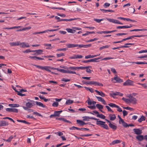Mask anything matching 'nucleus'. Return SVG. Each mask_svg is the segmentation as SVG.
Returning a JSON list of instances; mask_svg holds the SVG:
<instances>
[{
	"label": "nucleus",
	"instance_id": "63",
	"mask_svg": "<svg viewBox=\"0 0 147 147\" xmlns=\"http://www.w3.org/2000/svg\"><path fill=\"white\" fill-rule=\"evenodd\" d=\"M123 116H125L127 115L128 113L125 110H124L123 111Z\"/></svg>",
	"mask_w": 147,
	"mask_h": 147
},
{
	"label": "nucleus",
	"instance_id": "13",
	"mask_svg": "<svg viewBox=\"0 0 147 147\" xmlns=\"http://www.w3.org/2000/svg\"><path fill=\"white\" fill-rule=\"evenodd\" d=\"M97 59L94 58V59H89L87 60H84L82 61V62L84 63H87L88 62H96L97 61H96Z\"/></svg>",
	"mask_w": 147,
	"mask_h": 147
},
{
	"label": "nucleus",
	"instance_id": "23",
	"mask_svg": "<svg viewBox=\"0 0 147 147\" xmlns=\"http://www.w3.org/2000/svg\"><path fill=\"white\" fill-rule=\"evenodd\" d=\"M35 103L36 105L40 107H41L43 108H45L46 107L45 105H44L42 103L38 102V101H36Z\"/></svg>",
	"mask_w": 147,
	"mask_h": 147
},
{
	"label": "nucleus",
	"instance_id": "51",
	"mask_svg": "<svg viewBox=\"0 0 147 147\" xmlns=\"http://www.w3.org/2000/svg\"><path fill=\"white\" fill-rule=\"evenodd\" d=\"M51 9H59L61 10H65V8H63L62 7H51Z\"/></svg>",
	"mask_w": 147,
	"mask_h": 147
},
{
	"label": "nucleus",
	"instance_id": "61",
	"mask_svg": "<svg viewBox=\"0 0 147 147\" xmlns=\"http://www.w3.org/2000/svg\"><path fill=\"white\" fill-rule=\"evenodd\" d=\"M54 113L55 114V116H58V117H59V115H60V114L59 113V112L58 111H55V112H54Z\"/></svg>",
	"mask_w": 147,
	"mask_h": 147
},
{
	"label": "nucleus",
	"instance_id": "52",
	"mask_svg": "<svg viewBox=\"0 0 147 147\" xmlns=\"http://www.w3.org/2000/svg\"><path fill=\"white\" fill-rule=\"evenodd\" d=\"M59 105L58 103L57 102H54L52 104V106L54 107H57Z\"/></svg>",
	"mask_w": 147,
	"mask_h": 147
},
{
	"label": "nucleus",
	"instance_id": "26",
	"mask_svg": "<svg viewBox=\"0 0 147 147\" xmlns=\"http://www.w3.org/2000/svg\"><path fill=\"white\" fill-rule=\"evenodd\" d=\"M8 106L12 107H18L20 106L19 104H9Z\"/></svg>",
	"mask_w": 147,
	"mask_h": 147
},
{
	"label": "nucleus",
	"instance_id": "50",
	"mask_svg": "<svg viewBox=\"0 0 147 147\" xmlns=\"http://www.w3.org/2000/svg\"><path fill=\"white\" fill-rule=\"evenodd\" d=\"M87 102L88 104L89 105H91L92 104V102L90 100L89 97H88V100L86 101Z\"/></svg>",
	"mask_w": 147,
	"mask_h": 147
},
{
	"label": "nucleus",
	"instance_id": "58",
	"mask_svg": "<svg viewBox=\"0 0 147 147\" xmlns=\"http://www.w3.org/2000/svg\"><path fill=\"white\" fill-rule=\"evenodd\" d=\"M11 112H13L17 113L18 112V110L16 109L12 108Z\"/></svg>",
	"mask_w": 147,
	"mask_h": 147
},
{
	"label": "nucleus",
	"instance_id": "29",
	"mask_svg": "<svg viewBox=\"0 0 147 147\" xmlns=\"http://www.w3.org/2000/svg\"><path fill=\"white\" fill-rule=\"evenodd\" d=\"M144 36V35H133L129 37H127L128 40L131 39L132 38H134V37H140L142 36Z\"/></svg>",
	"mask_w": 147,
	"mask_h": 147
},
{
	"label": "nucleus",
	"instance_id": "47",
	"mask_svg": "<svg viewBox=\"0 0 147 147\" xmlns=\"http://www.w3.org/2000/svg\"><path fill=\"white\" fill-rule=\"evenodd\" d=\"M129 27L128 26H117L116 27V28L118 29H121L123 28H129Z\"/></svg>",
	"mask_w": 147,
	"mask_h": 147
},
{
	"label": "nucleus",
	"instance_id": "53",
	"mask_svg": "<svg viewBox=\"0 0 147 147\" xmlns=\"http://www.w3.org/2000/svg\"><path fill=\"white\" fill-rule=\"evenodd\" d=\"M3 119H8L11 120V121H12L13 123L15 122L13 120V119H12V118H11L8 117H6L3 118Z\"/></svg>",
	"mask_w": 147,
	"mask_h": 147
},
{
	"label": "nucleus",
	"instance_id": "60",
	"mask_svg": "<svg viewBox=\"0 0 147 147\" xmlns=\"http://www.w3.org/2000/svg\"><path fill=\"white\" fill-rule=\"evenodd\" d=\"M70 79H66L64 78H63L61 80V81H64V82H69V81H70Z\"/></svg>",
	"mask_w": 147,
	"mask_h": 147
},
{
	"label": "nucleus",
	"instance_id": "42",
	"mask_svg": "<svg viewBox=\"0 0 147 147\" xmlns=\"http://www.w3.org/2000/svg\"><path fill=\"white\" fill-rule=\"evenodd\" d=\"M78 67H69L68 69H71L73 70H78Z\"/></svg>",
	"mask_w": 147,
	"mask_h": 147
},
{
	"label": "nucleus",
	"instance_id": "28",
	"mask_svg": "<svg viewBox=\"0 0 147 147\" xmlns=\"http://www.w3.org/2000/svg\"><path fill=\"white\" fill-rule=\"evenodd\" d=\"M66 30L68 32L70 33H74L76 31L75 30H73L69 28H67L66 29Z\"/></svg>",
	"mask_w": 147,
	"mask_h": 147
},
{
	"label": "nucleus",
	"instance_id": "8",
	"mask_svg": "<svg viewBox=\"0 0 147 147\" xmlns=\"http://www.w3.org/2000/svg\"><path fill=\"white\" fill-rule=\"evenodd\" d=\"M84 119H83V121H89L88 119H92L95 120H99V119H97L96 118L94 117H89L88 116H84L82 117Z\"/></svg>",
	"mask_w": 147,
	"mask_h": 147
},
{
	"label": "nucleus",
	"instance_id": "48",
	"mask_svg": "<svg viewBox=\"0 0 147 147\" xmlns=\"http://www.w3.org/2000/svg\"><path fill=\"white\" fill-rule=\"evenodd\" d=\"M106 108L107 109L108 111L111 112L112 113H113V111L108 106H106Z\"/></svg>",
	"mask_w": 147,
	"mask_h": 147
},
{
	"label": "nucleus",
	"instance_id": "54",
	"mask_svg": "<svg viewBox=\"0 0 147 147\" xmlns=\"http://www.w3.org/2000/svg\"><path fill=\"white\" fill-rule=\"evenodd\" d=\"M80 18H71L70 19H67V21H71L76 20L78 19H80Z\"/></svg>",
	"mask_w": 147,
	"mask_h": 147
},
{
	"label": "nucleus",
	"instance_id": "59",
	"mask_svg": "<svg viewBox=\"0 0 147 147\" xmlns=\"http://www.w3.org/2000/svg\"><path fill=\"white\" fill-rule=\"evenodd\" d=\"M127 33H118L116 34H115L117 36H121L123 35H126L127 34Z\"/></svg>",
	"mask_w": 147,
	"mask_h": 147
},
{
	"label": "nucleus",
	"instance_id": "39",
	"mask_svg": "<svg viewBox=\"0 0 147 147\" xmlns=\"http://www.w3.org/2000/svg\"><path fill=\"white\" fill-rule=\"evenodd\" d=\"M121 123H122V125L125 127H128V124L125 122L123 120L121 122Z\"/></svg>",
	"mask_w": 147,
	"mask_h": 147
},
{
	"label": "nucleus",
	"instance_id": "5",
	"mask_svg": "<svg viewBox=\"0 0 147 147\" xmlns=\"http://www.w3.org/2000/svg\"><path fill=\"white\" fill-rule=\"evenodd\" d=\"M128 98H129L130 103H132L133 104H135L136 103L137 100L134 97L131 95H130L128 96Z\"/></svg>",
	"mask_w": 147,
	"mask_h": 147
},
{
	"label": "nucleus",
	"instance_id": "33",
	"mask_svg": "<svg viewBox=\"0 0 147 147\" xmlns=\"http://www.w3.org/2000/svg\"><path fill=\"white\" fill-rule=\"evenodd\" d=\"M108 105L111 107L118 108V105L112 103H110L108 104Z\"/></svg>",
	"mask_w": 147,
	"mask_h": 147
},
{
	"label": "nucleus",
	"instance_id": "55",
	"mask_svg": "<svg viewBox=\"0 0 147 147\" xmlns=\"http://www.w3.org/2000/svg\"><path fill=\"white\" fill-rule=\"evenodd\" d=\"M92 55H88L86 56L85 57V59H88L89 58H93Z\"/></svg>",
	"mask_w": 147,
	"mask_h": 147
},
{
	"label": "nucleus",
	"instance_id": "21",
	"mask_svg": "<svg viewBox=\"0 0 147 147\" xmlns=\"http://www.w3.org/2000/svg\"><path fill=\"white\" fill-rule=\"evenodd\" d=\"M110 119V120L113 121L116 118V116L115 114H110L109 115Z\"/></svg>",
	"mask_w": 147,
	"mask_h": 147
},
{
	"label": "nucleus",
	"instance_id": "17",
	"mask_svg": "<svg viewBox=\"0 0 147 147\" xmlns=\"http://www.w3.org/2000/svg\"><path fill=\"white\" fill-rule=\"evenodd\" d=\"M113 80L116 81L115 82H123V80L120 78L118 77L117 76L114 78Z\"/></svg>",
	"mask_w": 147,
	"mask_h": 147
},
{
	"label": "nucleus",
	"instance_id": "12",
	"mask_svg": "<svg viewBox=\"0 0 147 147\" xmlns=\"http://www.w3.org/2000/svg\"><path fill=\"white\" fill-rule=\"evenodd\" d=\"M96 98L99 101H101L103 103L104 105H107V103H106V101L103 98H102L100 96H96Z\"/></svg>",
	"mask_w": 147,
	"mask_h": 147
},
{
	"label": "nucleus",
	"instance_id": "57",
	"mask_svg": "<svg viewBox=\"0 0 147 147\" xmlns=\"http://www.w3.org/2000/svg\"><path fill=\"white\" fill-rule=\"evenodd\" d=\"M32 50L31 51L30 50V49H27L25 51H23V52L24 53H28L30 52H32Z\"/></svg>",
	"mask_w": 147,
	"mask_h": 147
},
{
	"label": "nucleus",
	"instance_id": "64",
	"mask_svg": "<svg viewBox=\"0 0 147 147\" xmlns=\"http://www.w3.org/2000/svg\"><path fill=\"white\" fill-rule=\"evenodd\" d=\"M88 107L91 109H96V107L94 105L92 106H88Z\"/></svg>",
	"mask_w": 147,
	"mask_h": 147
},
{
	"label": "nucleus",
	"instance_id": "1",
	"mask_svg": "<svg viewBox=\"0 0 147 147\" xmlns=\"http://www.w3.org/2000/svg\"><path fill=\"white\" fill-rule=\"evenodd\" d=\"M96 124L97 125H101V127L106 129H109V127L108 125L106 124H105V122L102 121H99V120H96Z\"/></svg>",
	"mask_w": 147,
	"mask_h": 147
},
{
	"label": "nucleus",
	"instance_id": "14",
	"mask_svg": "<svg viewBox=\"0 0 147 147\" xmlns=\"http://www.w3.org/2000/svg\"><path fill=\"white\" fill-rule=\"evenodd\" d=\"M76 122L77 124H79L81 126H82L84 125H86L84 122L80 120H77Z\"/></svg>",
	"mask_w": 147,
	"mask_h": 147
},
{
	"label": "nucleus",
	"instance_id": "41",
	"mask_svg": "<svg viewBox=\"0 0 147 147\" xmlns=\"http://www.w3.org/2000/svg\"><path fill=\"white\" fill-rule=\"evenodd\" d=\"M105 20V19H96V18H94V21H96V22H97L98 23H100L101 22V21H103Z\"/></svg>",
	"mask_w": 147,
	"mask_h": 147
},
{
	"label": "nucleus",
	"instance_id": "2",
	"mask_svg": "<svg viewBox=\"0 0 147 147\" xmlns=\"http://www.w3.org/2000/svg\"><path fill=\"white\" fill-rule=\"evenodd\" d=\"M34 66L42 70H45L46 71L51 72V71L50 69H51V67L48 66H42L36 65H34Z\"/></svg>",
	"mask_w": 147,
	"mask_h": 147
},
{
	"label": "nucleus",
	"instance_id": "24",
	"mask_svg": "<svg viewBox=\"0 0 147 147\" xmlns=\"http://www.w3.org/2000/svg\"><path fill=\"white\" fill-rule=\"evenodd\" d=\"M100 10L102 11L103 13H106L107 12H114V11L113 10L111 9L107 10L104 9H100Z\"/></svg>",
	"mask_w": 147,
	"mask_h": 147
},
{
	"label": "nucleus",
	"instance_id": "7",
	"mask_svg": "<svg viewBox=\"0 0 147 147\" xmlns=\"http://www.w3.org/2000/svg\"><path fill=\"white\" fill-rule=\"evenodd\" d=\"M134 82L130 80H127L123 84L124 86L132 85Z\"/></svg>",
	"mask_w": 147,
	"mask_h": 147
},
{
	"label": "nucleus",
	"instance_id": "34",
	"mask_svg": "<svg viewBox=\"0 0 147 147\" xmlns=\"http://www.w3.org/2000/svg\"><path fill=\"white\" fill-rule=\"evenodd\" d=\"M96 107L97 108L100 110L101 109H103V107L102 105L99 104H96Z\"/></svg>",
	"mask_w": 147,
	"mask_h": 147
},
{
	"label": "nucleus",
	"instance_id": "49",
	"mask_svg": "<svg viewBox=\"0 0 147 147\" xmlns=\"http://www.w3.org/2000/svg\"><path fill=\"white\" fill-rule=\"evenodd\" d=\"M13 136H11L9 137L8 139L6 140V141L8 142H10L11 140L13 139Z\"/></svg>",
	"mask_w": 147,
	"mask_h": 147
},
{
	"label": "nucleus",
	"instance_id": "45",
	"mask_svg": "<svg viewBox=\"0 0 147 147\" xmlns=\"http://www.w3.org/2000/svg\"><path fill=\"white\" fill-rule=\"evenodd\" d=\"M110 47V45H107L102 47H101L99 48V50H101L103 49L108 48Z\"/></svg>",
	"mask_w": 147,
	"mask_h": 147
},
{
	"label": "nucleus",
	"instance_id": "38",
	"mask_svg": "<svg viewBox=\"0 0 147 147\" xmlns=\"http://www.w3.org/2000/svg\"><path fill=\"white\" fill-rule=\"evenodd\" d=\"M74 102V101L71 100H68L66 101V105H70Z\"/></svg>",
	"mask_w": 147,
	"mask_h": 147
},
{
	"label": "nucleus",
	"instance_id": "40",
	"mask_svg": "<svg viewBox=\"0 0 147 147\" xmlns=\"http://www.w3.org/2000/svg\"><path fill=\"white\" fill-rule=\"evenodd\" d=\"M129 47L128 46H120L119 47H114L112 49L113 50H115L117 49H118L119 48H128Z\"/></svg>",
	"mask_w": 147,
	"mask_h": 147
},
{
	"label": "nucleus",
	"instance_id": "56",
	"mask_svg": "<svg viewBox=\"0 0 147 147\" xmlns=\"http://www.w3.org/2000/svg\"><path fill=\"white\" fill-rule=\"evenodd\" d=\"M57 57H59L61 56H64L65 55L63 53H61L60 54H57Z\"/></svg>",
	"mask_w": 147,
	"mask_h": 147
},
{
	"label": "nucleus",
	"instance_id": "44",
	"mask_svg": "<svg viewBox=\"0 0 147 147\" xmlns=\"http://www.w3.org/2000/svg\"><path fill=\"white\" fill-rule=\"evenodd\" d=\"M86 67H87V68H86V71L87 73H91V70L89 69L90 67L91 68L92 67L91 66H86Z\"/></svg>",
	"mask_w": 147,
	"mask_h": 147
},
{
	"label": "nucleus",
	"instance_id": "32",
	"mask_svg": "<svg viewBox=\"0 0 147 147\" xmlns=\"http://www.w3.org/2000/svg\"><path fill=\"white\" fill-rule=\"evenodd\" d=\"M17 121L18 122H22L27 124H30V123L29 122H28L24 120H21L18 119L17 120Z\"/></svg>",
	"mask_w": 147,
	"mask_h": 147
},
{
	"label": "nucleus",
	"instance_id": "25",
	"mask_svg": "<svg viewBox=\"0 0 147 147\" xmlns=\"http://www.w3.org/2000/svg\"><path fill=\"white\" fill-rule=\"evenodd\" d=\"M146 117L143 115L141 116V117L138 120V121L140 122L141 123L142 121H145L146 120Z\"/></svg>",
	"mask_w": 147,
	"mask_h": 147
},
{
	"label": "nucleus",
	"instance_id": "36",
	"mask_svg": "<svg viewBox=\"0 0 147 147\" xmlns=\"http://www.w3.org/2000/svg\"><path fill=\"white\" fill-rule=\"evenodd\" d=\"M147 30V29H135L132 30H130V32H133V31H145Z\"/></svg>",
	"mask_w": 147,
	"mask_h": 147
},
{
	"label": "nucleus",
	"instance_id": "19",
	"mask_svg": "<svg viewBox=\"0 0 147 147\" xmlns=\"http://www.w3.org/2000/svg\"><path fill=\"white\" fill-rule=\"evenodd\" d=\"M22 27V26H15L14 27H6V28H3V29H16V28H19Z\"/></svg>",
	"mask_w": 147,
	"mask_h": 147
},
{
	"label": "nucleus",
	"instance_id": "18",
	"mask_svg": "<svg viewBox=\"0 0 147 147\" xmlns=\"http://www.w3.org/2000/svg\"><path fill=\"white\" fill-rule=\"evenodd\" d=\"M66 46L68 48H71L77 47L78 45L77 44H66Z\"/></svg>",
	"mask_w": 147,
	"mask_h": 147
},
{
	"label": "nucleus",
	"instance_id": "37",
	"mask_svg": "<svg viewBox=\"0 0 147 147\" xmlns=\"http://www.w3.org/2000/svg\"><path fill=\"white\" fill-rule=\"evenodd\" d=\"M118 92H113L112 93H110V96L112 97H114V96H117L118 95Z\"/></svg>",
	"mask_w": 147,
	"mask_h": 147
},
{
	"label": "nucleus",
	"instance_id": "43",
	"mask_svg": "<svg viewBox=\"0 0 147 147\" xmlns=\"http://www.w3.org/2000/svg\"><path fill=\"white\" fill-rule=\"evenodd\" d=\"M84 88H85L87 90L89 91L92 93H93L94 92V89L92 88H90L86 87H84Z\"/></svg>",
	"mask_w": 147,
	"mask_h": 147
},
{
	"label": "nucleus",
	"instance_id": "35",
	"mask_svg": "<svg viewBox=\"0 0 147 147\" xmlns=\"http://www.w3.org/2000/svg\"><path fill=\"white\" fill-rule=\"evenodd\" d=\"M120 142V141L119 140H117L113 141L112 142L111 144L114 145L116 144L119 143Z\"/></svg>",
	"mask_w": 147,
	"mask_h": 147
},
{
	"label": "nucleus",
	"instance_id": "3",
	"mask_svg": "<svg viewBox=\"0 0 147 147\" xmlns=\"http://www.w3.org/2000/svg\"><path fill=\"white\" fill-rule=\"evenodd\" d=\"M26 107L23 106V108L26 110H28V108H30L33 106V105L32 103L28 102L26 103Z\"/></svg>",
	"mask_w": 147,
	"mask_h": 147
},
{
	"label": "nucleus",
	"instance_id": "10",
	"mask_svg": "<svg viewBox=\"0 0 147 147\" xmlns=\"http://www.w3.org/2000/svg\"><path fill=\"white\" fill-rule=\"evenodd\" d=\"M133 131L137 135H140L142 133V130L139 129L134 128Z\"/></svg>",
	"mask_w": 147,
	"mask_h": 147
},
{
	"label": "nucleus",
	"instance_id": "31",
	"mask_svg": "<svg viewBox=\"0 0 147 147\" xmlns=\"http://www.w3.org/2000/svg\"><path fill=\"white\" fill-rule=\"evenodd\" d=\"M44 45L45 46L48 47H47L46 48V49H51L53 48L51 44H45Z\"/></svg>",
	"mask_w": 147,
	"mask_h": 147
},
{
	"label": "nucleus",
	"instance_id": "62",
	"mask_svg": "<svg viewBox=\"0 0 147 147\" xmlns=\"http://www.w3.org/2000/svg\"><path fill=\"white\" fill-rule=\"evenodd\" d=\"M110 5V4L108 3H105L104 4L103 6L105 8H106L107 7H109Z\"/></svg>",
	"mask_w": 147,
	"mask_h": 147
},
{
	"label": "nucleus",
	"instance_id": "30",
	"mask_svg": "<svg viewBox=\"0 0 147 147\" xmlns=\"http://www.w3.org/2000/svg\"><path fill=\"white\" fill-rule=\"evenodd\" d=\"M68 71L67 70H66L64 69H60L59 68L58 71H60L61 72L63 73H68Z\"/></svg>",
	"mask_w": 147,
	"mask_h": 147
},
{
	"label": "nucleus",
	"instance_id": "20",
	"mask_svg": "<svg viewBox=\"0 0 147 147\" xmlns=\"http://www.w3.org/2000/svg\"><path fill=\"white\" fill-rule=\"evenodd\" d=\"M136 139L139 141H142L144 139V136L142 135H139L136 137Z\"/></svg>",
	"mask_w": 147,
	"mask_h": 147
},
{
	"label": "nucleus",
	"instance_id": "4",
	"mask_svg": "<svg viewBox=\"0 0 147 147\" xmlns=\"http://www.w3.org/2000/svg\"><path fill=\"white\" fill-rule=\"evenodd\" d=\"M106 19L111 22L120 24H123V23L120 22V21L118 20H115L113 19H110L108 18H107Z\"/></svg>",
	"mask_w": 147,
	"mask_h": 147
},
{
	"label": "nucleus",
	"instance_id": "27",
	"mask_svg": "<svg viewBox=\"0 0 147 147\" xmlns=\"http://www.w3.org/2000/svg\"><path fill=\"white\" fill-rule=\"evenodd\" d=\"M109 127L115 130L117 129V126L114 125L110 123L109 124Z\"/></svg>",
	"mask_w": 147,
	"mask_h": 147
},
{
	"label": "nucleus",
	"instance_id": "9",
	"mask_svg": "<svg viewBox=\"0 0 147 147\" xmlns=\"http://www.w3.org/2000/svg\"><path fill=\"white\" fill-rule=\"evenodd\" d=\"M43 51L42 50L38 49L37 50H32V52H36L34 55H38L42 54Z\"/></svg>",
	"mask_w": 147,
	"mask_h": 147
},
{
	"label": "nucleus",
	"instance_id": "16",
	"mask_svg": "<svg viewBox=\"0 0 147 147\" xmlns=\"http://www.w3.org/2000/svg\"><path fill=\"white\" fill-rule=\"evenodd\" d=\"M9 44L11 46H16L20 45V42L19 41L10 42L9 43Z\"/></svg>",
	"mask_w": 147,
	"mask_h": 147
},
{
	"label": "nucleus",
	"instance_id": "11",
	"mask_svg": "<svg viewBox=\"0 0 147 147\" xmlns=\"http://www.w3.org/2000/svg\"><path fill=\"white\" fill-rule=\"evenodd\" d=\"M9 123L7 122L4 120L0 121V126H4L7 125Z\"/></svg>",
	"mask_w": 147,
	"mask_h": 147
},
{
	"label": "nucleus",
	"instance_id": "22",
	"mask_svg": "<svg viewBox=\"0 0 147 147\" xmlns=\"http://www.w3.org/2000/svg\"><path fill=\"white\" fill-rule=\"evenodd\" d=\"M31 28V27L30 26H29L28 27H26L23 28L22 29L17 30H16V31L17 32H19V31H22L26 30H27L30 29Z\"/></svg>",
	"mask_w": 147,
	"mask_h": 147
},
{
	"label": "nucleus",
	"instance_id": "46",
	"mask_svg": "<svg viewBox=\"0 0 147 147\" xmlns=\"http://www.w3.org/2000/svg\"><path fill=\"white\" fill-rule=\"evenodd\" d=\"M137 64H147V63L144 62H133Z\"/></svg>",
	"mask_w": 147,
	"mask_h": 147
},
{
	"label": "nucleus",
	"instance_id": "6",
	"mask_svg": "<svg viewBox=\"0 0 147 147\" xmlns=\"http://www.w3.org/2000/svg\"><path fill=\"white\" fill-rule=\"evenodd\" d=\"M93 112L95 114H97V117L103 119H105V116L102 114H100L96 110L93 111Z\"/></svg>",
	"mask_w": 147,
	"mask_h": 147
},
{
	"label": "nucleus",
	"instance_id": "15",
	"mask_svg": "<svg viewBox=\"0 0 147 147\" xmlns=\"http://www.w3.org/2000/svg\"><path fill=\"white\" fill-rule=\"evenodd\" d=\"M83 56L82 55H74L72 57H71L70 58L71 59H76L77 58H82Z\"/></svg>",
	"mask_w": 147,
	"mask_h": 147
}]
</instances>
